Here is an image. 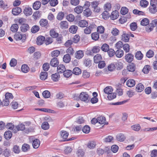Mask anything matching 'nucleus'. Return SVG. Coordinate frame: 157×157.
<instances>
[{"instance_id": "obj_1", "label": "nucleus", "mask_w": 157, "mask_h": 157, "mask_svg": "<svg viewBox=\"0 0 157 157\" xmlns=\"http://www.w3.org/2000/svg\"><path fill=\"white\" fill-rule=\"evenodd\" d=\"M14 38L17 40H21L22 41L24 42L26 39V35L17 32L14 35Z\"/></svg>"}, {"instance_id": "obj_2", "label": "nucleus", "mask_w": 157, "mask_h": 157, "mask_svg": "<svg viewBox=\"0 0 157 157\" xmlns=\"http://www.w3.org/2000/svg\"><path fill=\"white\" fill-rule=\"evenodd\" d=\"M89 98V95L86 92H82L79 95V98L82 101L86 102Z\"/></svg>"}, {"instance_id": "obj_3", "label": "nucleus", "mask_w": 157, "mask_h": 157, "mask_svg": "<svg viewBox=\"0 0 157 157\" xmlns=\"http://www.w3.org/2000/svg\"><path fill=\"white\" fill-rule=\"evenodd\" d=\"M129 34L126 33L125 32H123L121 36V40L125 42H128L129 40Z\"/></svg>"}, {"instance_id": "obj_4", "label": "nucleus", "mask_w": 157, "mask_h": 157, "mask_svg": "<svg viewBox=\"0 0 157 157\" xmlns=\"http://www.w3.org/2000/svg\"><path fill=\"white\" fill-rule=\"evenodd\" d=\"M21 12V9L19 7H16L13 9L12 13L14 15H17Z\"/></svg>"}, {"instance_id": "obj_5", "label": "nucleus", "mask_w": 157, "mask_h": 157, "mask_svg": "<svg viewBox=\"0 0 157 157\" xmlns=\"http://www.w3.org/2000/svg\"><path fill=\"white\" fill-rule=\"evenodd\" d=\"M44 41H45V37L42 36H40L37 38L36 43L38 45H41Z\"/></svg>"}, {"instance_id": "obj_6", "label": "nucleus", "mask_w": 157, "mask_h": 157, "mask_svg": "<svg viewBox=\"0 0 157 157\" xmlns=\"http://www.w3.org/2000/svg\"><path fill=\"white\" fill-rule=\"evenodd\" d=\"M57 67V72L58 73H62L66 70L65 66L63 64H60Z\"/></svg>"}, {"instance_id": "obj_7", "label": "nucleus", "mask_w": 157, "mask_h": 157, "mask_svg": "<svg viewBox=\"0 0 157 157\" xmlns=\"http://www.w3.org/2000/svg\"><path fill=\"white\" fill-rule=\"evenodd\" d=\"M40 25L43 27L47 28L48 26V21L44 19H42L39 21Z\"/></svg>"}, {"instance_id": "obj_8", "label": "nucleus", "mask_w": 157, "mask_h": 157, "mask_svg": "<svg viewBox=\"0 0 157 157\" xmlns=\"http://www.w3.org/2000/svg\"><path fill=\"white\" fill-rule=\"evenodd\" d=\"M125 58L127 62L130 63L133 60L134 56L131 53H128L125 55Z\"/></svg>"}, {"instance_id": "obj_9", "label": "nucleus", "mask_w": 157, "mask_h": 157, "mask_svg": "<svg viewBox=\"0 0 157 157\" xmlns=\"http://www.w3.org/2000/svg\"><path fill=\"white\" fill-rule=\"evenodd\" d=\"M59 63L58 59L56 58H54L52 59L50 63L51 66L54 67H56L58 66Z\"/></svg>"}, {"instance_id": "obj_10", "label": "nucleus", "mask_w": 157, "mask_h": 157, "mask_svg": "<svg viewBox=\"0 0 157 157\" xmlns=\"http://www.w3.org/2000/svg\"><path fill=\"white\" fill-rule=\"evenodd\" d=\"M84 56L83 52L82 50H79L76 52L75 54V57L78 59L82 58Z\"/></svg>"}, {"instance_id": "obj_11", "label": "nucleus", "mask_w": 157, "mask_h": 157, "mask_svg": "<svg viewBox=\"0 0 157 157\" xmlns=\"http://www.w3.org/2000/svg\"><path fill=\"white\" fill-rule=\"evenodd\" d=\"M98 122L100 124H107L108 123L106 122V119L104 117L102 116L99 117H98Z\"/></svg>"}, {"instance_id": "obj_12", "label": "nucleus", "mask_w": 157, "mask_h": 157, "mask_svg": "<svg viewBox=\"0 0 157 157\" xmlns=\"http://www.w3.org/2000/svg\"><path fill=\"white\" fill-rule=\"evenodd\" d=\"M119 16V13L117 10H115L112 12L110 17L112 20H114L117 19Z\"/></svg>"}, {"instance_id": "obj_13", "label": "nucleus", "mask_w": 157, "mask_h": 157, "mask_svg": "<svg viewBox=\"0 0 157 157\" xmlns=\"http://www.w3.org/2000/svg\"><path fill=\"white\" fill-rule=\"evenodd\" d=\"M40 142L39 140L36 139L33 140L32 145L34 148H38L40 145Z\"/></svg>"}, {"instance_id": "obj_14", "label": "nucleus", "mask_w": 157, "mask_h": 157, "mask_svg": "<svg viewBox=\"0 0 157 157\" xmlns=\"http://www.w3.org/2000/svg\"><path fill=\"white\" fill-rule=\"evenodd\" d=\"M20 29L21 31L22 32H25L29 29V27L28 24H23L21 26Z\"/></svg>"}, {"instance_id": "obj_15", "label": "nucleus", "mask_w": 157, "mask_h": 157, "mask_svg": "<svg viewBox=\"0 0 157 157\" xmlns=\"http://www.w3.org/2000/svg\"><path fill=\"white\" fill-rule=\"evenodd\" d=\"M60 27L62 29H66L68 28V22L66 21H61L60 24Z\"/></svg>"}, {"instance_id": "obj_16", "label": "nucleus", "mask_w": 157, "mask_h": 157, "mask_svg": "<svg viewBox=\"0 0 157 157\" xmlns=\"http://www.w3.org/2000/svg\"><path fill=\"white\" fill-rule=\"evenodd\" d=\"M41 3L39 1H36L34 2L33 5V7L34 9L37 10L40 7Z\"/></svg>"}, {"instance_id": "obj_17", "label": "nucleus", "mask_w": 157, "mask_h": 157, "mask_svg": "<svg viewBox=\"0 0 157 157\" xmlns=\"http://www.w3.org/2000/svg\"><path fill=\"white\" fill-rule=\"evenodd\" d=\"M24 13L26 16L31 15L33 13L32 9L29 7L25 8L24 10Z\"/></svg>"}, {"instance_id": "obj_18", "label": "nucleus", "mask_w": 157, "mask_h": 157, "mask_svg": "<svg viewBox=\"0 0 157 157\" xmlns=\"http://www.w3.org/2000/svg\"><path fill=\"white\" fill-rule=\"evenodd\" d=\"M12 134L11 131H6L4 134V136L6 139L9 140L12 137Z\"/></svg>"}, {"instance_id": "obj_19", "label": "nucleus", "mask_w": 157, "mask_h": 157, "mask_svg": "<svg viewBox=\"0 0 157 157\" xmlns=\"http://www.w3.org/2000/svg\"><path fill=\"white\" fill-rule=\"evenodd\" d=\"M125 139V137L124 135L122 133H120L117 136V139L118 141L122 142Z\"/></svg>"}, {"instance_id": "obj_20", "label": "nucleus", "mask_w": 157, "mask_h": 157, "mask_svg": "<svg viewBox=\"0 0 157 157\" xmlns=\"http://www.w3.org/2000/svg\"><path fill=\"white\" fill-rule=\"evenodd\" d=\"M94 61L95 63H98L102 59V57L100 54H98L94 57Z\"/></svg>"}, {"instance_id": "obj_21", "label": "nucleus", "mask_w": 157, "mask_h": 157, "mask_svg": "<svg viewBox=\"0 0 157 157\" xmlns=\"http://www.w3.org/2000/svg\"><path fill=\"white\" fill-rule=\"evenodd\" d=\"M126 84L128 87H133L135 84V81L133 79H130L127 81Z\"/></svg>"}, {"instance_id": "obj_22", "label": "nucleus", "mask_w": 157, "mask_h": 157, "mask_svg": "<svg viewBox=\"0 0 157 157\" xmlns=\"http://www.w3.org/2000/svg\"><path fill=\"white\" fill-rule=\"evenodd\" d=\"M96 144L94 141H89L87 144V147L90 149H92L95 147Z\"/></svg>"}, {"instance_id": "obj_23", "label": "nucleus", "mask_w": 157, "mask_h": 157, "mask_svg": "<svg viewBox=\"0 0 157 157\" xmlns=\"http://www.w3.org/2000/svg\"><path fill=\"white\" fill-rule=\"evenodd\" d=\"M88 22L84 20L80 21L78 23V26L81 27H86L88 25Z\"/></svg>"}, {"instance_id": "obj_24", "label": "nucleus", "mask_w": 157, "mask_h": 157, "mask_svg": "<svg viewBox=\"0 0 157 157\" xmlns=\"http://www.w3.org/2000/svg\"><path fill=\"white\" fill-rule=\"evenodd\" d=\"M2 154L5 157H8L10 155L11 151L9 149L6 148L2 151Z\"/></svg>"}, {"instance_id": "obj_25", "label": "nucleus", "mask_w": 157, "mask_h": 157, "mask_svg": "<svg viewBox=\"0 0 157 157\" xmlns=\"http://www.w3.org/2000/svg\"><path fill=\"white\" fill-rule=\"evenodd\" d=\"M144 89V85L141 83L138 84L136 86V90L138 92H141Z\"/></svg>"}, {"instance_id": "obj_26", "label": "nucleus", "mask_w": 157, "mask_h": 157, "mask_svg": "<svg viewBox=\"0 0 157 157\" xmlns=\"http://www.w3.org/2000/svg\"><path fill=\"white\" fill-rule=\"evenodd\" d=\"M92 39L95 41L97 40L99 38V34L97 32H94L91 34Z\"/></svg>"}, {"instance_id": "obj_27", "label": "nucleus", "mask_w": 157, "mask_h": 157, "mask_svg": "<svg viewBox=\"0 0 157 157\" xmlns=\"http://www.w3.org/2000/svg\"><path fill=\"white\" fill-rule=\"evenodd\" d=\"M78 27L75 25L71 26L69 29V32L72 33H75L78 29Z\"/></svg>"}, {"instance_id": "obj_28", "label": "nucleus", "mask_w": 157, "mask_h": 157, "mask_svg": "<svg viewBox=\"0 0 157 157\" xmlns=\"http://www.w3.org/2000/svg\"><path fill=\"white\" fill-rule=\"evenodd\" d=\"M61 136L63 139L65 140L67 139L68 136V133L65 131H62L60 132Z\"/></svg>"}, {"instance_id": "obj_29", "label": "nucleus", "mask_w": 157, "mask_h": 157, "mask_svg": "<svg viewBox=\"0 0 157 157\" xmlns=\"http://www.w3.org/2000/svg\"><path fill=\"white\" fill-rule=\"evenodd\" d=\"M85 152L83 150L79 149L76 152V154L78 157H82L84 155Z\"/></svg>"}, {"instance_id": "obj_30", "label": "nucleus", "mask_w": 157, "mask_h": 157, "mask_svg": "<svg viewBox=\"0 0 157 157\" xmlns=\"http://www.w3.org/2000/svg\"><path fill=\"white\" fill-rule=\"evenodd\" d=\"M63 73L64 76L66 78L69 77L72 75L73 73L72 71L71 70H65Z\"/></svg>"}, {"instance_id": "obj_31", "label": "nucleus", "mask_w": 157, "mask_h": 157, "mask_svg": "<svg viewBox=\"0 0 157 157\" xmlns=\"http://www.w3.org/2000/svg\"><path fill=\"white\" fill-rule=\"evenodd\" d=\"M83 7L80 6L76 7L74 9V11L78 14L81 13L83 10Z\"/></svg>"}, {"instance_id": "obj_32", "label": "nucleus", "mask_w": 157, "mask_h": 157, "mask_svg": "<svg viewBox=\"0 0 157 157\" xmlns=\"http://www.w3.org/2000/svg\"><path fill=\"white\" fill-rule=\"evenodd\" d=\"M72 73L76 75H78L81 73V70L80 68L75 67L73 70Z\"/></svg>"}, {"instance_id": "obj_33", "label": "nucleus", "mask_w": 157, "mask_h": 157, "mask_svg": "<svg viewBox=\"0 0 157 157\" xmlns=\"http://www.w3.org/2000/svg\"><path fill=\"white\" fill-rule=\"evenodd\" d=\"M135 65L134 63H131L127 67V69L129 71L133 72L135 70Z\"/></svg>"}, {"instance_id": "obj_34", "label": "nucleus", "mask_w": 157, "mask_h": 157, "mask_svg": "<svg viewBox=\"0 0 157 157\" xmlns=\"http://www.w3.org/2000/svg\"><path fill=\"white\" fill-rule=\"evenodd\" d=\"M48 74L46 72H42L40 74V78L42 80H45L47 78Z\"/></svg>"}, {"instance_id": "obj_35", "label": "nucleus", "mask_w": 157, "mask_h": 157, "mask_svg": "<svg viewBox=\"0 0 157 157\" xmlns=\"http://www.w3.org/2000/svg\"><path fill=\"white\" fill-rule=\"evenodd\" d=\"M30 146L26 144H24L22 147V150L24 152H26L30 149Z\"/></svg>"}, {"instance_id": "obj_36", "label": "nucleus", "mask_w": 157, "mask_h": 157, "mask_svg": "<svg viewBox=\"0 0 157 157\" xmlns=\"http://www.w3.org/2000/svg\"><path fill=\"white\" fill-rule=\"evenodd\" d=\"M116 56L118 58L121 57L124 54V52L121 49L117 50L115 52Z\"/></svg>"}, {"instance_id": "obj_37", "label": "nucleus", "mask_w": 157, "mask_h": 157, "mask_svg": "<svg viewBox=\"0 0 157 157\" xmlns=\"http://www.w3.org/2000/svg\"><path fill=\"white\" fill-rule=\"evenodd\" d=\"M113 90L111 86H107L104 89V92L106 94H109L112 93Z\"/></svg>"}, {"instance_id": "obj_38", "label": "nucleus", "mask_w": 157, "mask_h": 157, "mask_svg": "<svg viewBox=\"0 0 157 157\" xmlns=\"http://www.w3.org/2000/svg\"><path fill=\"white\" fill-rule=\"evenodd\" d=\"M63 59L64 62L68 63L71 60V56L69 54H66L64 56Z\"/></svg>"}, {"instance_id": "obj_39", "label": "nucleus", "mask_w": 157, "mask_h": 157, "mask_svg": "<svg viewBox=\"0 0 157 157\" xmlns=\"http://www.w3.org/2000/svg\"><path fill=\"white\" fill-rule=\"evenodd\" d=\"M135 57L137 59L141 60L143 57V55L140 51H139L136 53Z\"/></svg>"}, {"instance_id": "obj_40", "label": "nucleus", "mask_w": 157, "mask_h": 157, "mask_svg": "<svg viewBox=\"0 0 157 157\" xmlns=\"http://www.w3.org/2000/svg\"><path fill=\"white\" fill-rule=\"evenodd\" d=\"M149 11L152 13H155L157 12V7L156 6H151L149 7Z\"/></svg>"}, {"instance_id": "obj_41", "label": "nucleus", "mask_w": 157, "mask_h": 157, "mask_svg": "<svg viewBox=\"0 0 157 157\" xmlns=\"http://www.w3.org/2000/svg\"><path fill=\"white\" fill-rule=\"evenodd\" d=\"M59 78V73H56L52 75V78L54 81H56L58 80Z\"/></svg>"}, {"instance_id": "obj_42", "label": "nucleus", "mask_w": 157, "mask_h": 157, "mask_svg": "<svg viewBox=\"0 0 157 157\" xmlns=\"http://www.w3.org/2000/svg\"><path fill=\"white\" fill-rule=\"evenodd\" d=\"M83 13L85 16L88 17L91 15L92 13V12L89 8H86L84 10Z\"/></svg>"}, {"instance_id": "obj_43", "label": "nucleus", "mask_w": 157, "mask_h": 157, "mask_svg": "<svg viewBox=\"0 0 157 157\" xmlns=\"http://www.w3.org/2000/svg\"><path fill=\"white\" fill-rule=\"evenodd\" d=\"M109 49V45L105 43L103 44L101 47V50L104 52H107Z\"/></svg>"}, {"instance_id": "obj_44", "label": "nucleus", "mask_w": 157, "mask_h": 157, "mask_svg": "<svg viewBox=\"0 0 157 157\" xmlns=\"http://www.w3.org/2000/svg\"><path fill=\"white\" fill-rule=\"evenodd\" d=\"M21 69L22 72L24 73H26L28 72L29 67L27 65L24 64L22 66Z\"/></svg>"}, {"instance_id": "obj_45", "label": "nucleus", "mask_w": 157, "mask_h": 157, "mask_svg": "<svg viewBox=\"0 0 157 157\" xmlns=\"http://www.w3.org/2000/svg\"><path fill=\"white\" fill-rule=\"evenodd\" d=\"M149 20L146 18H144L141 21L140 24L143 26H146L149 23Z\"/></svg>"}, {"instance_id": "obj_46", "label": "nucleus", "mask_w": 157, "mask_h": 157, "mask_svg": "<svg viewBox=\"0 0 157 157\" xmlns=\"http://www.w3.org/2000/svg\"><path fill=\"white\" fill-rule=\"evenodd\" d=\"M97 31L98 33H103L105 31L104 27L102 26H98L97 29Z\"/></svg>"}, {"instance_id": "obj_47", "label": "nucleus", "mask_w": 157, "mask_h": 157, "mask_svg": "<svg viewBox=\"0 0 157 157\" xmlns=\"http://www.w3.org/2000/svg\"><path fill=\"white\" fill-rule=\"evenodd\" d=\"M18 26L17 24H14L11 27V31L13 32H16L18 29Z\"/></svg>"}, {"instance_id": "obj_48", "label": "nucleus", "mask_w": 157, "mask_h": 157, "mask_svg": "<svg viewBox=\"0 0 157 157\" xmlns=\"http://www.w3.org/2000/svg\"><path fill=\"white\" fill-rule=\"evenodd\" d=\"M41 127L43 129L47 130L49 128V125L47 122H45L42 123Z\"/></svg>"}, {"instance_id": "obj_49", "label": "nucleus", "mask_w": 157, "mask_h": 157, "mask_svg": "<svg viewBox=\"0 0 157 157\" xmlns=\"http://www.w3.org/2000/svg\"><path fill=\"white\" fill-rule=\"evenodd\" d=\"M39 27L38 26L34 25L31 28V31L33 33H36L39 30Z\"/></svg>"}, {"instance_id": "obj_50", "label": "nucleus", "mask_w": 157, "mask_h": 157, "mask_svg": "<svg viewBox=\"0 0 157 157\" xmlns=\"http://www.w3.org/2000/svg\"><path fill=\"white\" fill-rule=\"evenodd\" d=\"M41 16V13L39 11H37L33 13V17L35 19H36L37 18L40 17Z\"/></svg>"}, {"instance_id": "obj_51", "label": "nucleus", "mask_w": 157, "mask_h": 157, "mask_svg": "<svg viewBox=\"0 0 157 157\" xmlns=\"http://www.w3.org/2000/svg\"><path fill=\"white\" fill-rule=\"evenodd\" d=\"M148 3V2L146 0H142L140 2V5L142 7H146L147 6Z\"/></svg>"}, {"instance_id": "obj_52", "label": "nucleus", "mask_w": 157, "mask_h": 157, "mask_svg": "<svg viewBox=\"0 0 157 157\" xmlns=\"http://www.w3.org/2000/svg\"><path fill=\"white\" fill-rule=\"evenodd\" d=\"M109 11L105 10L102 14V17L104 19H106L109 17Z\"/></svg>"}, {"instance_id": "obj_53", "label": "nucleus", "mask_w": 157, "mask_h": 157, "mask_svg": "<svg viewBox=\"0 0 157 157\" xmlns=\"http://www.w3.org/2000/svg\"><path fill=\"white\" fill-rule=\"evenodd\" d=\"M107 52L108 55L110 57H112L115 54V51L112 48L109 49Z\"/></svg>"}, {"instance_id": "obj_54", "label": "nucleus", "mask_w": 157, "mask_h": 157, "mask_svg": "<svg viewBox=\"0 0 157 157\" xmlns=\"http://www.w3.org/2000/svg\"><path fill=\"white\" fill-rule=\"evenodd\" d=\"M51 36L53 38L56 37L58 36V33H56L54 29H52L50 31Z\"/></svg>"}, {"instance_id": "obj_55", "label": "nucleus", "mask_w": 157, "mask_h": 157, "mask_svg": "<svg viewBox=\"0 0 157 157\" xmlns=\"http://www.w3.org/2000/svg\"><path fill=\"white\" fill-rule=\"evenodd\" d=\"M43 96L45 98H48L50 97V94L48 90L44 91L42 93Z\"/></svg>"}, {"instance_id": "obj_56", "label": "nucleus", "mask_w": 157, "mask_h": 157, "mask_svg": "<svg viewBox=\"0 0 157 157\" xmlns=\"http://www.w3.org/2000/svg\"><path fill=\"white\" fill-rule=\"evenodd\" d=\"M82 131L85 133H88L90 130V128L88 125H85L82 128Z\"/></svg>"}, {"instance_id": "obj_57", "label": "nucleus", "mask_w": 157, "mask_h": 157, "mask_svg": "<svg viewBox=\"0 0 157 157\" xmlns=\"http://www.w3.org/2000/svg\"><path fill=\"white\" fill-rule=\"evenodd\" d=\"M150 69V66L148 65H145L143 69V71L146 74H147Z\"/></svg>"}, {"instance_id": "obj_58", "label": "nucleus", "mask_w": 157, "mask_h": 157, "mask_svg": "<svg viewBox=\"0 0 157 157\" xmlns=\"http://www.w3.org/2000/svg\"><path fill=\"white\" fill-rule=\"evenodd\" d=\"M154 55V52L151 50H149L146 53V56L148 58L152 57Z\"/></svg>"}, {"instance_id": "obj_59", "label": "nucleus", "mask_w": 157, "mask_h": 157, "mask_svg": "<svg viewBox=\"0 0 157 157\" xmlns=\"http://www.w3.org/2000/svg\"><path fill=\"white\" fill-rule=\"evenodd\" d=\"M116 94L115 93H111L108 94V98L109 100H111L116 97Z\"/></svg>"}, {"instance_id": "obj_60", "label": "nucleus", "mask_w": 157, "mask_h": 157, "mask_svg": "<svg viewBox=\"0 0 157 157\" xmlns=\"http://www.w3.org/2000/svg\"><path fill=\"white\" fill-rule=\"evenodd\" d=\"M132 130L138 131L140 129L141 127L139 124H135L132 126Z\"/></svg>"}, {"instance_id": "obj_61", "label": "nucleus", "mask_w": 157, "mask_h": 157, "mask_svg": "<svg viewBox=\"0 0 157 157\" xmlns=\"http://www.w3.org/2000/svg\"><path fill=\"white\" fill-rule=\"evenodd\" d=\"M113 137L111 136H109L105 137L104 140V141L106 143L110 142L112 141Z\"/></svg>"}, {"instance_id": "obj_62", "label": "nucleus", "mask_w": 157, "mask_h": 157, "mask_svg": "<svg viewBox=\"0 0 157 157\" xmlns=\"http://www.w3.org/2000/svg\"><path fill=\"white\" fill-rule=\"evenodd\" d=\"M20 150L19 147L17 145H14L13 148V151L16 154L19 153Z\"/></svg>"}, {"instance_id": "obj_63", "label": "nucleus", "mask_w": 157, "mask_h": 157, "mask_svg": "<svg viewBox=\"0 0 157 157\" xmlns=\"http://www.w3.org/2000/svg\"><path fill=\"white\" fill-rule=\"evenodd\" d=\"M121 12L122 14L125 15L128 12V9L126 7H122L121 9Z\"/></svg>"}, {"instance_id": "obj_64", "label": "nucleus", "mask_w": 157, "mask_h": 157, "mask_svg": "<svg viewBox=\"0 0 157 157\" xmlns=\"http://www.w3.org/2000/svg\"><path fill=\"white\" fill-rule=\"evenodd\" d=\"M67 19L69 21L72 22L74 21L75 17L72 14H70L67 16Z\"/></svg>"}]
</instances>
